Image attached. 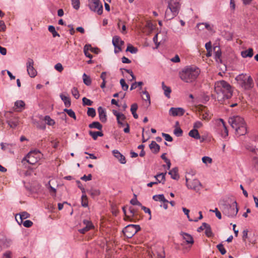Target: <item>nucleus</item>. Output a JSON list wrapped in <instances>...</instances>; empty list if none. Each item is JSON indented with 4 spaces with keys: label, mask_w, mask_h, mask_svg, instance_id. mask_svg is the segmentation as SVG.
<instances>
[{
    "label": "nucleus",
    "mask_w": 258,
    "mask_h": 258,
    "mask_svg": "<svg viewBox=\"0 0 258 258\" xmlns=\"http://www.w3.org/2000/svg\"><path fill=\"white\" fill-rule=\"evenodd\" d=\"M214 90L217 95V99L219 101L229 99L233 94L231 86L224 80L216 82L214 85Z\"/></svg>",
    "instance_id": "1"
},
{
    "label": "nucleus",
    "mask_w": 258,
    "mask_h": 258,
    "mask_svg": "<svg viewBox=\"0 0 258 258\" xmlns=\"http://www.w3.org/2000/svg\"><path fill=\"white\" fill-rule=\"evenodd\" d=\"M200 73L199 68L194 66H186L179 73V76L183 82L190 83L196 80Z\"/></svg>",
    "instance_id": "2"
},
{
    "label": "nucleus",
    "mask_w": 258,
    "mask_h": 258,
    "mask_svg": "<svg viewBox=\"0 0 258 258\" xmlns=\"http://www.w3.org/2000/svg\"><path fill=\"white\" fill-rule=\"evenodd\" d=\"M228 122L231 127L235 130L237 135L243 136L246 134V124L242 117L238 115L233 116L229 118Z\"/></svg>",
    "instance_id": "3"
},
{
    "label": "nucleus",
    "mask_w": 258,
    "mask_h": 258,
    "mask_svg": "<svg viewBox=\"0 0 258 258\" xmlns=\"http://www.w3.org/2000/svg\"><path fill=\"white\" fill-rule=\"evenodd\" d=\"M237 83L242 89L248 90L253 87V82L250 76L246 74H241L235 78Z\"/></svg>",
    "instance_id": "4"
},
{
    "label": "nucleus",
    "mask_w": 258,
    "mask_h": 258,
    "mask_svg": "<svg viewBox=\"0 0 258 258\" xmlns=\"http://www.w3.org/2000/svg\"><path fill=\"white\" fill-rule=\"evenodd\" d=\"M141 228L138 225L130 224L126 226L122 230L124 236L127 238H132L135 235Z\"/></svg>",
    "instance_id": "5"
},
{
    "label": "nucleus",
    "mask_w": 258,
    "mask_h": 258,
    "mask_svg": "<svg viewBox=\"0 0 258 258\" xmlns=\"http://www.w3.org/2000/svg\"><path fill=\"white\" fill-rule=\"evenodd\" d=\"M41 153L39 150H33L30 151L23 160L32 165L36 163L40 159Z\"/></svg>",
    "instance_id": "6"
},
{
    "label": "nucleus",
    "mask_w": 258,
    "mask_h": 258,
    "mask_svg": "<svg viewBox=\"0 0 258 258\" xmlns=\"http://www.w3.org/2000/svg\"><path fill=\"white\" fill-rule=\"evenodd\" d=\"M88 6L91 11L96 12L99 15L103 13V6L100 0H88Z\"/></svg>",
    "instance_id": "7"
},
{
    "label": "nucleus",
    "mask_w": 258,
    "mask_h": 258,
    "mask_svg": "<svg viewBox=\"0 0 258 258\" xmlns=\"http://www.w3.org/2000/svg\"><path fill=\"white\" fill-rule=\"evenodd\" d=\"M217 131L221 136L225 138L228 135V131L226 126L225 122L223 119L220 118L216 120Z\"/></svg>",
    "instance_id": "8"
},
{
    "label": "nucleus",
    "mask_w": 258,
    "mask_h": 258,
    "mask_svg": "<svg viewBox=\"0 0 258 258\" xmlns=\"http://www.w3.org/2000/svg\"><path fill=\"white\" fill-rule=\"evenodd\" d=\"M186 185L188 189L194 190L197 192H199L202 188L201 183L197 179L189 180L186 178Z\"/></svg>",
    "instance_id": "9"
},
{
    "label": "nucleus",
    "mask_w": 258,
    "mask_h": 258,
    "mask_svg": "<svg viewBox=\"0 0 258 258\" xmlns=\"http://www.w3.org/2000/svg\"><path fill=\"white\" fill-rule=\"evenodd\" d=\"M238 211L236 202H234L231 205L227 208L224 211V213L229 217H234Z\"/></svg>",
    "instance_id": "10"
},
{
    "label": "nucleus",
    "mask_w": 258,
    "mask_h": 258,
    "mask_svg": "<svg viewBox=\"0 0 258 258\" xmlns=\"http://www.w3.org/2000/svg\"><path fill=\"white\" fill-rule=\"evenodd\" d=\"M34 62L32 58H28L26 62L27 71L31 78H34L37 74V71L34 68Z\"/></svg>",
    "instance_id": "11"
},
{
    "label": "nucleus",
    "mask_w": 258,
    "mask_h": 258,
    "mask_svg": "<svg viewBox=\"0 0 258 258\" xmlns=\"http://www.w3.org/2000/svg\"><path fill=\"white\" fill-rule=\"evenodd\" d=\"M112 44L115 48H118V50H116V49H114V52L117 53L121 51V46L124 44V41L119 36H114L112 38Z\"/></svg>",
    "instance_id": "12"
},
{
    "label": "nucleus",
    "mask_w": 258,
    "mask_h": 258,
    "mask_svg": "<svg viewBox=\"0 0 258 258\" xmlns=\"http://www.w3.org/2000/svg\"><path fill=\"white\" fill-rule=\"evenodd\" d=\"M168 8L178 13L180 9L179 0H169Z\"/></svg>",
    "instance_id": "13"
},
{
    "label": "nucleus",
    "mask_w": 258,
    "mask_h": 258,
    "mask_svg": "<svg viewBox=\"0 0 258 258\" xmlns=\"http://www.w3.org/2000/svg\"><path fill=\"white\" fill-rule=\"evenodd\" d=\"M185 111L182 108H174L171 107L169 111V113L170 115L173 116H182L183 115Z\"/></svg>",
    "instance_id": "14"
},
{
    "label": "nucleus",
    "mask_w": 258,
    "mask_h": 258,
    "mask_svg": "<svg viewBox=\"0 0 258 258\" xmlns=\"http://www.w3.org/2000/svg\"><path fill=\"white\" fill-rule=\"evenodd\" d=\"M180 235L182 236V238L185 241L187 244L190 245V246H192L194 243V240L192 236L187 233L184 232H181Z\"/></svg>",
    "instance_id": "15"
},
{
    "label": "nucleus",
    "mask_w": 258,
    "mask_h": 258,
    "mask_svg": "<svg viewBox=\"0 0 258 258\" xmlns=\"http://www.w3.org/2000/svg\"><path fill=\"white\" fill-rule=\"evenodd\" d=\"M98 112L100 120L103 123L107 121V115L105 109L101 106L98 108Z\"/></svg>",
    "instance_id": "16"
},
{
    "label": "nucleus",
    "mask_w": 258,
    "mask_h": 258,
    "mask_svg": "<svg viewBox=\"0 0 258 258\" xmlns=\"http://www.w3.org/2000/svg\"><path fill=\"white\" fill-rule=\"evenodd\" d=\"M112 113L116 117L117 123L121 126H123L124 123L122 121L125 119V116L123 114L120 113L115 110H113Z\"/></svg>",
    "instance_id": "17"
},
{
    "label": "nucleus",
    "mask_w": 258,
    "mask_h": 258,
    "mask_svg": "<svg viewBox=\"0 0 258 258\" xmlns=\"http://www.w3.org/2000/svg\"><path fill=\"white\" fill-rule=\"evenodd\" d=\"M83 224L85 226L79 230V232L81 233L84 234L93 227L92 222L89 220H84L83 221Z\"/></svg>",
    "instance_id": "18"
},
{
    "label": "nucleus",
    "mask_w": 258,
    "mask_h": 258,
    "mask_svg": "<svg viewBox=\"0 0 258 258\" xmlns=\"http://www.w3.org/2000/svg\"><path fill=\"white\" fill-rule=\"evenodd\" d=\"M178 14V13L175 11H172V10L169 9L167 8L165 13V18L167 20H170L176 17Z\"/></svg>",
    "instance_id": "19"
},
{
    "label": "nucleus",
    "mask_w": 258,
    "mask_h": 258,
    "mask_svg": "<svg viewBox=\"0 0 258 258\" xmlns=\"http://www.w3.org/2000/svg\"><path fill=\"white\" fill-rule=\"evenodd\" d=\"M213 51L214 52L215 59L217 62H221V55L222 52L221 49L219 46H215L213 48Z\"/></svg>",
    "instance_id": "20"
},
{
    "label": "nucleus",
    "mask_w": 258,
    "mask_h": 258,
    "mask_svg": "<svg viewBox=\"0 0 258 258\" xmlns=\"http://www.w3.org/2000/svg\"><path fill=\"white\" fill-rule=\"evenodd\" d=\"M112 154L113 156L118 160L120 163L125 164L126 163L125 157L122 155L118 150H113Z\"/></svg>",
    "instance_id": "21"
},
{
    "label": "nucleus",
    "mask_w": 258,
    "mask_h": 258,
    "mask_svg": "<svg viewBox=\"0 0 258 258\" xmlns=\"http://www.w3.org/2000/svg\"><path fill=\"white\" fill-rule=\"evenodd\" d=\"M149 147L152 150V152L156 154L160 151V146L156 143L155 141H152L151 143L149 145Z\"/></svg>",
    "instance_id": "22"
},
{
    "label": "nucleus",
    "mask_w": 258,
    "mask_h": 258,
    "mask_svg": "<svg viewBox=\"0 0 258 258\" xmlns=\"http://www.w3.org/2000/svg\"><path fill=\"white\" fill-rule=\"evenodd\" d=\"M166 174V172L165 173H161L157 174L154 177L156 178L157 181L158 183H162L163 184H164L165 182V175Z\"/></svg>",
    "instance_id": "23"
},
{
    "label": "nucleus",
    "mask_w": 258,
    "mask_h": 258,
    "mask_svg": "<svg viewBox=\"0 0 258 258\" xmlns=\"http://www.w3.org/2000/svg\"><path fill=\"white\" fill-rule=\"evenodd\" d=\"M162 88L164 91V95L168 98L170 97V93L171 92V89L170 87L165 85L164 82H162Z\"/></svg>",
    "instance_id": "24"
},
{
    "label": "nucleus",
    "mask_w": 258,
    "mask_h": 258,
    "mask_svg": "<svg viewBox=\"0 0 258 258\" xmlns=\"http://www.w3.org/2000/svg\"><path fill=\"white\" fill-rule=\"evenodd\" d=\"M178 168L177 167H174L172 170H171L168 174L170 175L171 177L175 180H178L179 178V175L178 173Z\"/></svg>",
    "instance_id": "25"
},
{
    "label": "nucleus",
    "mask_w": 258,
    "mask_h": 258,
    "mask_svg": "<svg viewBox=\"0 0 258 258\" xmlns=\"http://www.w3.org/2000/svg\"><path fill=\"white\" fill-rule=\"evenodd\" d=\"M253 49L249 48L247 50L242 51L241 52V55L243 58L251 57L253 55Z\"/></svg>",
    "instance_id": "26"
},
{
    "label": "nucleus",
    "mask_w": 258,
    "mask_h": 258,
    "mask_svg": "<svg viewBox=\"0 0 258 258\" xmlns=\"http://www.w3.org/2000/svg\"><path fill=\"white\" fill-rule=\"evenodd\" d=\"M19 120L17 117H13L7 120V123L11 128H15L18 124Z\"/></svg>",
    "instance_id": "27"
},
{
    "label": "nucleus",
    "mask_w": 258,
    "mask_h": 258,
    "mask_svg": "<svg viewBox=\"0 0 258 258\" xmlns=\"http://www.w3.org/2000/svg\"><path fill=\"white\" fill-rule=\"evenodd\" d=\"M87 191L92 198H95L100 194V190L94 188H91L90 189L87 190Z\"/></svg>",
    "instance_id": "28"
},
{
    "label": "nucleus",
    "mask_w": 258,
    "mask_h": 258,
    "mask_svg": "<svg viewBox=\"0 0 258 258\" xmlns=\"http://www.w3.org/2000/svg\"><path fill=\"white\" fill-rule=\"evenodd\" d=\"M188 135L191 138H193L195 139L198 140L200 139L201 136L199 133L198 130L192 129L190 130L188 133Z\"/></svg>",
    "instance_id": "29"
},
{
    "label": "nucleus",
    "mask_w": 258,
    "mask_h": 258,
    "mask_svg": "<svg viewBox=\"0 0 258 258\" xmlns=\"http://www.w3.org/2000/svg\"><path fill=\"white\" fill-rule=\"evenodd\" d=\"M30 217V214L27 213V212H23L19 214V217H20V221H18L17 219L16 220L17 221L18 223L19 224H21L23 222V220L24 219H26L27 218H28ZM16 219H17V216H16Z\"/></svg>",
    "instance_id": "30"
},
{
    "label": "nucleus",
    "mask_w": 258,
    "mask_h": 258,
    "mask_svg": "<svg viewBox=\"0 0 258 258\" xmlns=\"http://www.w3.org/2000/svg\"><path fill=\"white\" fill-rule=\"evenodd\" d=\"M25 103L22 100H17L15 102V107L19 109V111H22L25 108Z\"/></svg>",
    "instance_id": "31"
},
{
    "label": "nucleus",
    "mask_w": 258,
    "mask_h": 258,
    "mask_svg": "<svg viewBox=\"0 0 258 258\" xmlns=\"http://www.w3.org/2000/svg\"><path fill=\"white\" fill-rule=\"evenodd\" d=\"M89 134L94 140H97L98 137H102L103 136V134L102 132H94L90 131H89Z\"/></svg>",
    "instance_id": "32"
},
{
    "label": "nucleus",
    "mask_w": 258,
    "mask_h": 258,
    "mask_svg": "<svg viewBox=\"0 0 258 258\" xmlns=\"http://www.w3.org/2000/svg\"><path fill=\"white\" fill-rule=\"evenodd\" d=\"M153 199L155 201H161L163 203H168V201L165 199L163 194L155 195L153 197Z\"/></svg>",
    "instance_id": "33"
},
{
    "label": "nucleus",
    "mask_w": 258,
    "mask_h": 258,
    "mask_svg": "<svg viewBox=\"0 0 258 258\" xmlns=\"http://www.w3.org/2000/svg\"><path fill=\"white\" fill-rule=\"evenodd\" d=\"M89 127L90 128H97L99 130H101L102 125L98 121H93L92 123L89 124Z\"/></svg>",
    "instance_id": "34"
},
{
    "label": "nucleus",
    "mask_w": 258,
    "mask_h": 258,
    "mask_svg": "<svg viewBox=\"0 0 258 258\" xmlns=\"http://www.w3.org/2000/svg\"><path fill=\"white\" fill-rule=\"evenodd\" d=\"M1 244L3 247L8 248L11 245L12 240L10 239L5 238L1 240Z\"/></svg>",
    "instance_id": "35"
},
{
    "label": "nucleus",
    "mask_w": 258,
    "mask_h": 258,
    "mask_svg": "<svg viewBox=\"0 0 258 258\" xmlns=\"http://www.w3.org/2000/svg\"><path fill=\"white\" fill-rule=\"evenodd\" d=\"M60 97L67 107H69L71 106V100L69 97L66 96L62 94H61Z\"/></svg>",
    "instance_id": "36"
},
{
    "label": "nucleus",
    "mask_w": 258,
    "mask_h": 258,
    "mask_svg": "<svg viewBox=\"0 0 258 258\" xmlns=\"http://www.w3.org/2000/svg\"><path fill=\"white\" fill-rule=\"evenodd\" d=\"M90 48V44H86L84 47V52L86 57L91 59L93 57V56L88 52L89 50V48Z\"/></svg>",
    "instance_id": "37"
},
{
    "label": "nucleus",
    "mask_w": 258,
    "mask_h": 258,
    "mask_svg": "<svg viewBox=\"0 0 258 258\" xmlns=\"http://www.w3.org/2000/svg\"><path fill=\"white\" fill-rule=\"evenodd\" d=\"M222 36L227 40H231L233 38V34L232 33L227 31H223L222 32Z\"/></svg>",
    "instance_id": "38"
},
{
    "label": "nucleus",
    "mask_w": 258,
    "mask_h": 258,
    "mask_svg": "<svg viewBox=\"0 0 258 258\" xmlns=\"http://www.w3.org/2000/svg\"><path fill=\"white\" fill-rule=\"evenodd\" d=\"M205 234L208 237H212L214 235L211 226L208 224H207V225L205 228Z\"/></svg>",
    "instance_id": "39"
},
{
    "label": "nucleus",
    "mask_w": 258,
    "mask_h": 258,
    "mask_svg": "<svg viewBox=\"0 0 258 258\" xmlns=\"http://www.w3.org/2000/svg\"><path fill=\"white\" fill-rule=\"evenodd\" d=\"M13 146V144L1 143V149L4 151L10 150Z\"/></svg>",
    "instance_id": "40"
},
{
    "label": "nucleus",
    "mask_w": 258,
    "mask_h": 258,
    "mask_svg": "<svg viewBox=\"0 0 258 258\" xmlns=\"http://www.w3.org/2000/svg\"><path fill=\"white\" fill-rule=\"evenodd\" d=\"M81 205L84 207H87L88 206V200L86 195L82 196Z\"/></svg>",
    "instance_id": "41"
},
{
    "label": "nucleus",
    "mask_w": 258,
    "mask_h": 258,
    "mask_svg": "<svg viewBox=\"0 0 258 258\" xmlns=\"http://www.w3.org/2000/svg\"><path fill=\"white\" fill-rule=\"evenodd\" d=\"M63 111H64V112H67L70 117L74 118L75 120L76 119V116L75 113L72 109H68L66 108L63 110Z\"/></svg>",
    "instance_id": "42"
},
{
    "label": "nucleus",
    "mask_w": 258,
    "mask_h": 258,
    "mask_svg": "<svg viewBox=\"0 0 258 258\" xmlns=\"http://www.w3.org/2000/svg\"><path fill=\"white\" fill-rule=\"evenodd\" d=\"M129 214L127 216V219H130L131 217H134V216L137 213V210L132 207H130L128 208Z\"/></svg>",
    "instance_id": "43"
},
{
    "label": "nucleus",
    "mask_w": 258,
    "mask_h": 258,
    "mask_svg": "<svg viewBox=\"0 0 258 258\" xmlns=\"http://www.w3.org/2000/svg\"><path fill=\"white\" fill-rule=\"evenodd\" d=\"M83 82L85 84L89 86L91 84V80L90 77L88 76L86 74H84L83 76Z\"/></svg>",
    "instance_id": "44"
},
{
    "label": "nucleus",
    "mask_w": 258,
    "mask_h": 258,
    "mask_svg": "<svg viewBox=\"0 0 258 258\" xmlns=\"http://www.w3.org/2000/svg\"><path fill=\"white\" fill-rule=\"evenodd\" d=\"M44 120L46 123L49 125H53L55 124V121L53 119H51L49 115H46L44 117Z\"/></svg>",
    "instance_id": "45"
},
{
    "label": "nucleus",
    "mask_w": 258,
    "mask_h": 258,
    "mask_svg": "<svg viewBox=\"0 0 258 258\" xmlns=\"http://www.w3.org/2000/svg\"><path fill=\"white\" fill-rule=\"evenodd\" d=\"M71 3L74 9L76 10H79L80 7V0H71Z\"/></svg>",
    "instance_id": "46"
},
{
    "label": "nucleus",
    "mask_w": 258,
    "mask_h": 258,
    "mask_svg": "<svg viewBox=\"0 0 258 258\" xmlns=\"http://www.w3.org/2000/svg\"><path fill=\"white\" fill-rule=\"evenodd\" d=\"M87 114L89 116L94 117L96 114L95 109L94 108H88Z\"/></svg>",
    "instance_id": "47"
},
{
    "label": "nucleus",
    "mask_w": 258,
    "mask_h": 258,
    "mask_svg": "<svg viewBox=\"0 0 258 258\" xmlns=\"http://www.w3.org/2000/svg\"><path fill=\"white\" fill-rule=\"evenodd\" d=\"M48 30L52 34L53 37L56 36H59V34L55 31V28L53 26H49L48 27Z\"/></svg>",
    "instance_id": "48"
},
{
    "label": "nucleus",
    "mask_w": 258,
    "mask_h": 258,
    "mask_svg": "<svg viewBox=\"0 0 258 258\" xmlns=\"http://www.w3.org/2000/svg\"><path fill=\"white\" fill-rule=\"evenodd\" d=\"M71 93L73 96L76 98L78 99L80 97V94L76 87H73L71 90Z\"/></svg>",
    "instance_id": "49"
},
{
    "label": "nucleus",
    "mask_w": 258,
    "mask_h": 258,
    "mask_svg": "<svg viewBox=\"0 0 258 258\" xmlns=\"http://www.w3.org/2000/svg\"><path fill=\"white\" fill-rule=\"evenodd\" d=\"M126 51H129L131 53L135 54L137 52L138 49L137 48L134 47L132 45H129L127 46Z\"/></svg>",
    "instance_id": "50"
},
{
    "label": "nucleus",
    "mask_w": 258,
    "mask_h": 258,
    "mask_svg": "<svg viewBox=\"0 0 258 258\" xmlns=\"http://www.w3.org/2000/svg\"><path fill=\"white\" fill-rule=\"evenodd\" d=\"M143 84V83L142 82H135L133 83L131 86L130 90H133L134 89H135L137 88L138 86H140V89H142V86Z\"/></svg>",
    "instance_id": "51"
},
{
    "label": "nucleus",
    "mask_w": 258,
    "mask_h": 258,
    "mask_svg": "<svg viewBox=\"0 0 258 258\" xmlns=\"http://www.w3.org/2000/svg\"><path fill=\"white\" fill-rule=\"evenodd\" d=\"M130 203L133 205H137L140 207L142 205V204L138 201L137 196L135 195H134V198L131 200Z\"/></svg>",
    "instance_id": "52"
},
{
    "label": "nucleus",
    "mask_w": 258,
    "mask_h": 258,
    "mask_svg": "<svg viewBox=\"0 0 258 258\" xmlns=\"http://www.w3.org/2000/svg\"><path fill=\"white\" fill-rule=\"evenodd\" d=\"M120 84L121 86L122 89L124 91L127 90L128 88V85L125 83L124 79H121L120 80Z\"/></svg>",
    "instance_id": "53"
},
{
    "label": "nucleus",
    "mask_w": 258,
    "mask_h": 258,
    "mask_svg": "<svg viewBox=\"0 0 258 258\" xmlns=\"http://www.w3.org/2000/svg\"><path fill=\"white\" fill-rule=\"evenodd\" d=\"M217 248L222 255H224L226 253V250L222 243L218 244L217 245Z\"/></svg>",
    "instance_id": "54"
},
{
    "label": "nucleus",
    "mask_w": 258,
    "mask_h": 258,
    "mask_svg": "<svg viewBox=\"0 0 258 258\" xmlns=\"http://www.w3.org/2000/svg\"><path fill=\"white\" fill-rule=\"evenodd\" d=\"M82 101H83V104L84 106L85 105L91 106L93 104L92 101H91V100H90L86 97H84L82 99Z\"/></svg>",
    "instance_id": "55"
},
{
    "label": "nucleus",
    "mask_w": 258,
    "mask_h": 258,
    "mask_svg": "<svg viewBox=\"0 0 258 258\" xmlns=\"http://www.w3.org/2000/svg\"><path fill=\"white\" fill-rule=\"evenodd\" d=\"M182 211L183 212H184V214L186 215L187 216V218H188V220L189 221H195V222H197L198 221V219H196V220H192V219H191L189 217V210H188L187 209L185 208H182Z\"/></svg>",
    "instance_id": "56"
},
{
    "label": "nucleus",
    "mask_w": 258,
    "mask_h": 258,
    "mask_svg": "<svg viewBox=\"0 0 258 258\" xmlns=\"http://www.w3.org/2000/svg\"><path fill=\"white\" fill-rule=\"evenodd\" d=\"M182 131L180 127H176L174 130V134L176 137H181L182 135Z\"/></svg>",
    "instance_id": "57"
},
{
    "label": "nucleus",
    "mask_w": 258,
    "mask_h": 258,
    "mask_svg": "<svg viewBox=\"0 0 258 258\" xmlns=\"http://www.w3.org/2000/svg\"><path fill=\"white\" fill-rule=\"evenodd\" d=\"M162 136L164 138L165 140L166 141L172 142L173 141V139H172V137L169 134H165V133H162Z\"/></svg>",
    "instance_id": "58"
},
{
    "label": "nucleus",
    "mask_w": 258,
    "mask_h": 258,
    "mask_svg": "<svg viewBox=\"0 0 258 258\" xmlns=\"http://www.w3.org/2000/svg\"><path fill=\"white\" fill-rule=\"evenodd\" d=\"M22 223H23V226L27 228L31 227L33 225V222L29 220H27Z\"/></svg>",
    "instance_id": "59"
},
{
    "label": "nucleus",
    "mask_w": 258,
    "mask_h": 258,
    "mask_svg": "<svg viewBox=\"0 0 258 258\" xmlns=\"http://www.w3.org/2000/svg\"><path fill=\"white\" fill-rule=\"evenodd\" d=\"M202 161L203 163H211L212 162V159L208 156H204L202 158Z\"/></svg>",
    "instance_id": "60"
},
{
    "label": "nucleus",
    "mask_w": 258,
    "mask_h": 258,
    "mask_svg": "<svg viewBox=\"0 0 258 258\" xmlns=\"http://www.w3.org/2000/svg\"><path fill=\"white\" fill-rule=\"evenodd\" d=\"M157 256L156 258H165V255L162 248L160 249V252H157Z\"/></svg>",
    "instance_id": "61"
},
{
    "label": "nucleus",
    "mask_w": 258,
    "mask_h": 258,
    "mask_svg": "<svg viewBox=\"0 0 258 258\" xmlns=\"http://www.w3.org/2000/svg\"><path fill=\"white\" fill-rule=\"evenodd\" d=\"M54 68L59 72H61L63 69V67L60 63H56L54 66Z\"/></svg>",
    "instance_id": "62"
},
{
    "label": "nucleus",
    "mask_w": 258,
    "mask_h": 258,
    "mask_svg": "<svg viewBox=\"0 0 258 258\" xmlns=\"http://www.w3.org/2000/svg\"><path fill=\"white\" fill-rule=\"evenodd\" d=\"M203 126V123L200 121H196L194 124V128L198 130Z\"/></svg>",
    "instance_id": "63"
},
{
    "label": "nucleus",
    "mask_w": 258,
    "mask_h": 258,
    "mask_svg": "<svg viewBox=\"0 0 258 258\" xmlns=\"http://www.w3.org/2000/svg\"><path fill=\"white\" fill-rule=\"evenodd\" d=\"M211 118V115L209 112H206L202 115V118L204 120H209Z\"/></svg>",
    "instance_id": "64"
}]
</instances>
